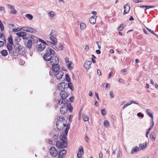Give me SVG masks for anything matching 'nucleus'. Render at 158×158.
Here are the masks:
<instances>
[{"label": "nucleus", "mask_w": 158, "mask_h": 158, "mask_svg": "<svg viewBox=\"0 0 158 158\" xmlns=\"http://www.w3.org/2000/svg\"><path fill=\"white\" fill-rule=\"evenodd\" d=\"M92 61L90 60H86L84 64V66L85 69L88 70L91 68Z\"/></svg>", "instance_id": "nucleus-11"}, {"label": "nucleus", "mask_w": 158, "mask_h": 158, "mask_svg": "<svg viewBox=\"0 0 158 158\" xmlns=\"http://www.w3.org/2000/svg\"><path fill=\"white\" fill-rule=\"evenodd\" d=\"M60 95L61 97V98L64 99H66L69 96V93L64 90L61 91Z\"/></svg>", "instance_id": "nucleus-14"}, {"label": "nucleus", "mask_w": 158, "mask_h": 158, "mask_svg": "<svg viewBox=\"0 0 158 158\" xmlns=\"http://www.w3.org/2000/svg\"><path fill=\"white\" fill-rule=\"evenodd\" d=\"M86 27V24L83 23L81 22L80 23V28L81 30H84Z\"/></svg>", "instance_id": "nucleus-25"}, {"label": "nucleus", "mask_w": 158, "mask_h": 158, "mask_svg": "<svg viewBox=\"0 0 158 158\" xmlns=\"http://www.w3.org/2000/svg\"><path fill=\"white\" fill-rule=\"evenodd\" d=\"M8 7L11 10L10 13L12 14L15 15L17 13V11L15 9V7L12 5H9Z\"/></svg>", "instance_id": "nucleus-19"}, {"label": "nucleus", "mask_w": 158, "mask_h": 158, "mask_svg": "<svg viewBox=\"0 0 158 158\" xmlns=\"http://www.w3.org/2000/svg\"><path fill=\"white\" fill-rule=\"evenodd\" d=\"M146 28L149 31L152 33L153 34L156 35L155 33H154V31L153 30L150 29L149 28L147 27H146Z\"/></svg>", "instance_id": "nucleus-52"}, {"label": "nucleus", "mask_w": 158, "mask_h": 158, "mask_svg": "<svg viewBox=\"0 0 158 158\" xmlns=\"http://www.w3.org/2000/svg\"><path fill=\"white\" fill-rule=\"evenodd\" d=\"M21 31V28L18 27H17L15 28H14V29H13L12 30L13 32H16L18 31Z\"/></svg>", "instance_id": "nucleus-41"}, {"label": "nucleus", "mask_w": 158, "mask_h": 158, "mask_svg": "<svg viewBox=\"0 0 158 158\" xmlns=\"http://www.w3.org/2000/svg\"><path fill=\"white\" fill-rule=\"evenodd\" d=\"M0 12L2 14H5L6 13L5 8L2 6H0Z\"/></svg>", "instance_id": "nucleus-36"}, {"label": "nucleus", "mask_w": 158, "mask_h": 158, "mask_svg": "<svg viewBox=\"0 0 158 158\" xmlns=\"http://www.w3.org/2000/svg\"><path fill=\"white\" fill-rule=\"evenodd\" d=\"M66 154V151L65 149H62L60 150L58 153L59 157V158H64V157L65 156Z\"/></svg>", "instance_id": "nucleus-15"}, {"label": "nucleus", "mask_w": 158, "mask_h": 158, "mask_svg": "<svg viewBox=\"0 0 158 158\" xmlns=\"http://www.w3.org/2000/svg\"><path fill=\"white\" fill-rule=\"evenodd\" d=\"M28 32L32 33H35L37 32V30L35 28L29 27Z\"/></svg>", "instance_id": "nucleus-28"}, {"label": "nucleus", "mask_w": 158, "mask_h": 158, "mask_svg": "<svg viewBox=\"0 0 158 158\" xmlns=\"http://www.w3.org/2000/svg\"><path fill=\"white\" fill-rule=\"evenodd\" d=\"M29 27L24 26L21 27V30L28 32Z\"/></svg>", "instance_id": "nucleus-38"}, {"label": "nucleus", "mask_w": 158, "mask_h": 158, "mask_svg": "<svg viewBox=\"0 0 158 158\" xmlns=\"http://www.w3.org/2000/svg\"><path fill=\"white\" fill-rule=\"evenodd\" d=\"M52 73L57 80L61 79L64 73L60 68V66L58 64L53 65L51 67Z\"/></svg>", "instance_id": "nucleus-1"}, {"label": "nucleus", "mask_w": 158, "mask_h": 158, "mask_svg": "<svg viewBox=\"0 0 158 158\" xmlns=\"http://www.w3.org/2000/svg\"><path fill=\"white\" fill-rule=\"evenodd\" d=\"M97 71V74L98 75H99V76H101L102 75V73L101 72L100 70L99 69H98Z\"/></svg>", "instance_id": "nucleus-59"}, {"label": "nucleus", "mask_w": 158, "mask_h": 158, "mask_svg": "<svg viewBox=\"0 0 158 158\" xmlns=\"http://www.w3.org/2000/svg\"><path fill=\"white\" fill-rule=\"evenodd\" d=\"M17 46V49L18 50L19 53L20 54H23L24 53V48L19 45H18Z\"/></svg>", "instance_id": "nucleus-21"}, {"label": "nucleus", "mask_w": 158, "mask_h": 158, "mask_svg": "<svg viewBox=\"0 0 158 158\" xmlns=\"http://www.w3.org/2000/svg\"><path fill=\"white\" fill-rule=\"evenodd\" d=\"M16 34L19 36H22L23 39H25L24 38V37H26V34L24 31H22L18 32L16 33Z\"/></svg>", "instance_id": "nucleus-23"}, {"label": "nucleus", "mask_w": 158, "mask_h": 158, "mask_svg": "<svg viewBox=\"0 0 158 158\" xmlns=\"http://www.w3.org/2000/svg\"><path fill=\"white\" fill-rule=\"evenodd\" d=\"M97 18V16H92L89 19V21L90 23L94 24L96 23V20Z\"/></svg>", "instance_id": "nucleus-20"}, {"label": "nucleus", "mask_w": 158, "mask_h": 158, "mask_svg": "<svg viewBox=\"0 0 158 158\" xmlns=\"http://www.w3.org/2000/svg\"><path fill=\"white\" fill-rule=\"evenodd\" d=\"M147 142H145L144 143L140 144L139 145V148L140 150H143L145 149L147 146Z\"/></svg>", "instance_id": "nucleus-22"}, {"label": "nucleus", "mask_w": 158, "mask_h": 158, "mask_svg": "<svg viewBox=\"0 0 158 158\" xmlns=\"http://www.w3.org/2000/svg\"><path fill=\"white\" fill-rule=\"evenodd\" d=\"M50 154L53 157H56L58 155V152L55 147L52 146L49 149Z\"/></svg>", "instance_id": "nucleus-8"}, {"label": "nucleus", "mask_w": 158, "mask_h": 158, "mask_svg": "<svg viewBox=\"0 0 158 158\" xmlns=\"http://www.w3.org/2000/svg\"><path fill=\"white\" fill-rule=\"evenodd\" d=\"M156 135L153 132H152L150 134V138L152 141H154L155 140Z\"/></svg>", "instance_id": "nucleus-33"}, {"label": "nucleus", "mask_w": 158, "mask_h": 158, "mask_svg": "<svg viewBox=\"0 0 158 158\" xmlns=\"http://www.w3.org/2000/svg\"><path fill=\"white\" fill-rule=\"evenodd\" d=\"M70 128V125L68 124L66 126V129L64 131V134L61 135L60 137L61 140L63 142L66 141L67 138L66 136L67 135L68 131Z\"/></svg>", "instance_id": "nucleus-5"}, {"label": "nucleus", "mask_w": 158, "mask_h": 158, "mask_svg": "<svg viewBox=\"0 0 158 158\" xmlns=\"http://www.w3.org/2000/svg\"><path fill=\"white\" fill-rule=\"evenodd\" d=\"M84 139L87 143H89V139L87 135H85L84 136Z\"/></svg>", "instance_id": "nucleus-46"}, {"label": "nucleus", "mask_w": 158, "mask_h": 158, "mask_svg": "<svg viewBox=\"0 0 158 158\" xmlns=\"http://www.w3.org/2000/svg\"><path fill=\"white\" fill-rule=\"evenodd\" d=\"M130 103H131V104H132V103H134L135 104L138 105V103L135 101H130Z\"/></svg>", "instance_id": "nucleus-60"}, {"label": "nucleus", "mask_w": 158, "mask_h": 158, "mask_svg": "<svg viewBox=\"0 0 158 158\" xmlns=\"http://www.w3.org/2000/svg\"><path fill=\"white\" fill-rule=\"evenodd\" d=\"M137 116L138 117H141L142 118H143L144 116V115L141 112H139L137 114Z\"/></svg>", "instance_id": "nucleus-47"}, {"label": "nucleus", "mask_w": 158, "mask_h": 158, "mask_svg": "<svg viewBox=\"0 0 158 158\" xmlns=\"http://www.w3.org/2000/svg\"><path fill=\"white\" fill-rule=\"evenodd\" d=\"M64 99H61L59 100L58 101V103L59 104L61 105L64 102Z\"/></svg>", "instance_id": "nucleus-55"}, {"label": "nucleus", "mask_w": 158, "mask_h": 158, "mask_svg": "<svg viewBox=\"0 0 158 158\" xmlns=\"http://www.w3.org/2000/svg\"><path fill=\"white\" fill-rule=\"evenodd\" d=\"M4 35L3 33H1V34L0 33V37L1 38H2V40H5V38L4 37Z\"/></svg>", "instance_id": "nucleus-58"}, {"label": "nucleus", "mask_w": 158, "mask_h": 158, "mask_svg": "<svg viewBox=\"0 0 158 158\" xmlns=\"http://www.w3.org/2000/svg\"><path fill=\"white\" fill-rule=\"evenodd\" d=\"M99 158H103V154L102 152H100L99 153Z\"/></svg>", "instance_id": "nucleus-62"}, {"label": "nucleus", "mask_w": 158, "mask_h": 158, "mask_svg": "<svg viewBox=\"0 0 158 158\" xmlns=\"http://www.w3.org/2000/svg\"><path fill=\"white\" fill-rule=\"evenodd\" d=\"M127 69H122L121 71V72L122 73H125V72H127Z\"/></svg>", "instance_id": "nucleus-63"}, {"label": "nucleus", "mask_w": 158, "mask_h": 158, "mask_svg": "<svg viewBox=\"0 0 158 158\" xmlns=\"http://www.w3.org/2000/svg\"><path fill=\"white\" fill-rule=\"evenodd\" d=\"M64 62L65 65L69 70H71L73 69L74 64L70 60L68 57H66L64 58Z\"/></svg>", "instance_id": "nucleus-4"}, {"label": "nucleus", "mask_w": 158, "mask_h": 158, "mask_svg": "<svg viewBox=\"0 0 158 158\" xmlns=\"http://www.w3.org/2000/svg\"><path fill=\"white\" fill-rule=\"evenodd\" d=\"M110 97L111 98H114V95L113 94V92L112 91H110Z\"/></svg>", "instance_id": "nucleus-50"}, {"label": "nucleus", "mask_w": 158, "mask_h": 158, "mask_svg": "<svg viewBox=\"0 0 158 158\" xmlns=\"http://www.w3.org/2000/svg\"><path fill=\"white\" fill-rule=\"evenodd\" d=\"M68 106L63 105L61 107L60 111L62 114H66L68 111Z\"/></svg>", "instance_id": "nucleus-12"}, {"label": "nucleus", "mask_w": 158, "mask_h": 158, "mask_svg": "<svg viewBox=\"0 0 158 158\" xmlns=\"http://www.w3.org/2000/svg\"><path fill=\"white\" fill-rule=\"evenodd\" d=\"M48 49L51 54L53 55L55 54V51L52 49Z\"/></svg>", "instance_id": "nucleus-51"}, {"label": "nucleus", "mask_w": 158, "mask_h": 158, "mask_svg": "<svg viewBox=\"0 0 158 158\" xmlns=\"http://www.w3.org/2000/svg\"><path fill=\"white\" fill-rule=\"evenodd\" d=\"M59 48L61 50H62L64 47L62 44H60L59 46Z\"/></svg>", "instance_id": "nucleus-64"}, {"label": "nucleus", "mask_w": 158, "mask_h": 158, "mask_svg": "<svg viewBox=\"0 0 158 158\" xmlns=\"http://www.w3.org/2000/svg\"><path fill=\"white\" fill-rule=\"evenodd\" d=\"M102 114L103 115H105L106 113V111L105 109H103L101 111Z\"/></svg>", "instance_id": "nucleus-48"}, {"label": "nucleus", "mask_w": 158, "mask_h": 158, "mask_svg": "<svg viewBox=\"0 0 158 158\" xmlns=\"http://www.w3.org/2000/svg\"><path fill=\"white\" fill-rule=\"evenodd\" d=\"M47 44L46 43H41L38 45V49L40 51H43Z\"/></svg>", "instance_id": "nucleus-16"}, {"label": "nucleus", "mask_w": 158, "mask_h": 158, "mask_svg": "<svg viewBox=\"0 0 158 158\" xmlns=\"http://www.w3.org/2000/svg\"><path fill=\"white\" fill-rule=\"evenodd\" d=\"M65 78L66 80V81L68 82H69L71 81V80L69 75L68 74H66L65 75Z\"/></svg>", "instance_id": "nucleus-37"}, {"label": "nucleus", "mask_w": 158, "mask_h": 158, "mask_svg": "<svg viewBox=\"0 0 158 158\" xmlns=\"http://www.w3.org/2000/svg\"><path fill=\"white\" fill-rule=\"evenodd\" d=\"M140 8H146V9H149V8H154L155 7L154 6H146V5H143L141 6H139Z\"/></svg>", "instance_id": "nucleus-31"}, {"label": "nucleus", "mask_w": 158, "mask_h": 158, "mask_svg": "<svg viewBox=\"0 0 158 158\" xmlns=\"http://www.w3.org/2000/svg\"><path fill=\"white\" fill-rule=\"evenodd\" d=\"M132 1L135 3L141 2L142 0H132Z\"/></svg>", "instance_id": "nucleus-56"}, {"label": "nucleus", "mask_w": 158, "mask_h": 158, "mask_svg": "<svg viewBox=\"0 0 158 158\" xmlns=\"http://www.w3.org/2000/svg\"><path fill=\"white\" fill-rule=\"evenodd\" d=\"M67 84L65 82H62L59 83L58 85V89L61 91H63L65 89Z\"/></svg>", "instance_id": "nucleus-10"}, {"label": "nucleus", "mask_w": 158, "mask_h": 158, "mask_svg": "<svg viewBox=\"0 0 158 158\" xmlns=\"http://www.w3.org/2000/svg\"><path fill=\"white\" fill-rule=\"evenodd\" d=\"M68 87L71 90H73L74 89V88L73 85L72 84L71 82H69L68 83Z\"/></svg>", "instance_id": "nucleus-39"}, {"label": "nucleus", "mask_w": 158, "mask_h": 158, "mask_svg": "<svg viewBox=\"0 0 158 158\" xmlns=\"http://www.w3.org/2000/svg\"><path fill=\"white\" fill-rule=\"evenodd\" d=\"M1 53L3 56H6L8 55L7 51L5 50H3L1 52Z\"/></svg>", "instance_id": "nucleus-34"}, {"label": "nucleus", "mask_w": 158, "mask_h": 158, "mask_svg": "<svg viewBox=\"0 0 158 158\" xmlns=\"http://www.w3.org/2000/svg\"><path fill=\"white\" fill-rule=\"evenodd\" d=\"M82 118L84 122H88L89 121V117L88 116L85 114H83Z\"/></svg>", "instance_id": "nucleus-32"}, {"label": "nucleus", "mask_w": 158, "mask_h": 158, "mask_svg": "<svg viewBox=\"0 0 158 158\" xmlns=\"http://www.w3.org/2000/svg\"><path fill=\"white\" fill-rule=\"evenodd\" d=\"M74 97H71L69 98V101L70 102H73L74 101Z\"/></svg>", "instance_id": "nucleus-61"}, {"label": "nucleus", "mask_w": 158, "mask_h": 158, "mask_svg": "<svg viewBox=\"0 0 158 158\" xmlns=\"http://www.w3.org/2000/svg\"><path fill=\"white\" fill-rule=\"evenodd\" d=\"M146 112L147 114L152 118H153V114L152 113L151 110L150 109H147L146 110Z\"/></svg>", "instance_id": "nucleus-29"}, {"label": "nucleus", "mask_w": 158, "mask_h": 158, "mask_svg": "<svg viewBox=\"0 0 158 158\" xmlns=\"http://www.w3.org/2000/svg\"><path fill=\"white\" fill-rule=\"evenodd\" d=\"M67 106H68V107L69 111L70 112H72L73 109V107L72 106L70 105V104H67Z\"/></svg>", "instance_id": "nucleus-45"}, {"label": "nucleus", "mask_w": 158, "mask_h": 158, "mask_svg": "<svg viewBox=\"0 0 158 158\" xmlns=\"http://www.w3.org/2000/svg\"><path fill=\"white\" fill-rule=\"evenodd\" d=\"M92 56L94 57V58H92L91 60H92V61L93 63H96V60H95V58H96V57L95 56H94V55H92Z\"/></svg>", "instance_id": "nucleus-57"}, {"label": "nucleus", "mask_w": 158, "mask_h": 158, "mask_svg": "<svg viewBox=\"0 0 158 158\" xmlns=\"http://www.w3.org/2000/svg\"><path fill=\"white\" fill-rule=\"evenodd\" d=\"M57 121L56 123V126L57 128L60 130H62L66 127L67 121L64 119V117L60 116L57 117Z\"/></svg>", "instance_id": "nucleus-3"}, {"label": "nucleus", "mask_w": 158, "mask_h": 158, "mask_svg": "<svg viewBox=\"0 0 158 158\" xmlns=\"http://www.w3.org/2000/svg\"><path fill=\"white\" fill-rule=\"evenodd\" d=\"M139 150V148L137 146H135L133 148L131 151V153L133 154L137 152Z\"/></svg>", "instance_id": "nucleus-27"}, {"label": "nucleus", "mask_w": 158, "mask_h": 158, "mask_svg": "<svg viewBox=\"0 0 158 158\" xmlns=\"http://www.w3.org/2000/svg\"><path fill=\"white\" fill-rule=\"evenodd\" d=\"M67 143L66 141L60 142L57 141L56 142V146L58 149L64 148L67 147Z\"/></svg>", "instance_id": "nucleus-6"}, {"label": "nucleus", "mask_w": 158, "mask_h": 158, "mask_svg": "<svg viewBox=\"0 0 158 158\" xmlns=\"http://www.w3.org/2000/svg\"><path fill=\"white\" fill-rule=\"evenodd\" d=\"M50 64L52 66L58 64L59 62L58 57L57 56H52L49 61Z\"/></svg>", "instance_id": "nucleus-7"}, {"label": "nucleus", "mask_w": 158, "mask_h": 158, "mask_svg": "<svg viewBox=\"0 0 158 158\" xmlns=\"http://www.w3.org/2000/svg\"><path fill=\"white\" fill-rule=\"evenodd\" d=\"M104 126L106 127H110V125L108 122L107 120H105L104 122Z\"/></svg>", "instance_id": "nucleus-42"}, {"label": "nucleus", "mask_w": 158, "mask_h": 158, "mask_svg": "<svg viewBox=\"0 0 158 158\" xmlns=\"http://www.w3.org/2000/svg\"><path fill=\"white\" fill-rule=\"evenodd\" d=\"M131 105V103H130V102L129 103H127L125 104L123 106V109H124V108H125L126 107H127V106H129V105Z\"/></svg>", "instance_id": "nucleus-54"}, {"label": "nucleus", "mask_w": 158, "mask_h": 158, "mask_svg": "<svg viewBox=\"0 0 158 158\" xmlns=\"http://www.w3.org/2000/svg\"><path fill=\"white\" fill-rule=\"evenodd\" d=\"M59 3L60 5H62L64 3V0H59Z\"/></svg>", "instance_id": "nucleus-53"}, {"label": "nucleus", "mask_w": 158, "mask_h": 158, "mask_svg": "<svg viewBox=\"0 0 158 158\" xmlns=\"http://www.w3.org/2000/svg\"><path fill=\"white\" fill-rule=\"evenodd\" d=\"M105 87L107 89H110V84L108 83H106L105 84Z\"/></svg>", "instance_id": "nucleus-49"}, {"label": "nucleus", "mask_w": 158, "mask_h": 158, "mask_svg": "<svg viewBox=\"0 0 158 158\" xmlns=\"http://www.w3.org/2000/svg\"><path fill=\"white\" fill-rule=\"evenodd\" d=\"M25 17L28 19L30 20H31L33 19V16L30 14H26L25 15Z\"/></svg>", "instance_id": "nucleus-35"}, {"label": "nucleus", "mask_w": 158, "mask_h": 158, "mask_svg": "<svg viewBox=\"0 0 158 158\" xmlns=\"http://www.w3.org/2000/svg\"><path fill=\"white\" fill-rule=\"evenodd\" d=\"M123 8V14L125 15L126 14L128 13L130 9V7L129 5L127 4L124 6Z\"/></svg>", "instance_id": "nucleus-18"}, {"label": "nucleus", "mask_w": 158, "mask_h": 158, "mask_svg": "<svg viewBox=\"0 0 158 158\" xmlns=\"http://www.w3.org/2000/svg\"><path fill=\"white\" fill-rule=\"evenodd\" d=\"M84 153L83 148L81 146H80L77 152V158H82V155Z\"/></svg>", "instance_id": "nucleus-9"}, {"label": "nucleus", "mask_w": 158, "mask_h": 158, "mask_svg": "<svg viewBox=\"0 0 158 158\" xmlns=\"http://www.w3.org/2000/svg\"><path fill=\"white\" fill-rule=\"evenodd\" d=\"M0 28L1 29V30L2 31H3L4 30V25L2 23V22L0 20Z\"/></svg>", "instance_id": "nucleus-44"}, {"label": "nucleus", "mask_w": 158, "mask_h": 158, "mask_svg": "<svg viewBox=\"0 0 158 158\" xmlns=\"http://www.w3.org/2000/svg\"><path fill=\"white\" fill-rule=\"evenodd\" d=\"M32 42L31 40H28L27 44V47L29 49L31 48L32 46Z\"/></svg>", "instance_id": "nucleus-26"}, {"label": "nucleus", "mask_w": 158, "mask_h": 158, "mask_svg": "<svg viewBox=\"0 0 158 158\" xmlns=\"http://www.w3.org/2000/svg\"><path fill=\"white\" fill-rule=\"evenodd\" d=\"M13 44L7 43V48L9 51L12 50L13 49Z\"/></svg>", "instance_id": "nucleus-30"}, {"label": "nucleus", "mask_w": 158, "mask_h": 158, "mask_svg": "<svg viewBox=\"0 0 158 158\" xmlns=\"http://www.w3.org/2000/svg\"><path fill=\"white\" fill-rule=\"evenodd\" d=\"M124 28V25L123 24H122L119 27H118L117 29L118 30L122 31L123 29Z\"/></svg>", "instance_id": "nucleus-43"}, {"label": "nucleus", "mask_w": 158, "mask_h": 158, "mask_svg": "<svg viewBox=\"0 0 158 158\" xmlns=\"http://www.w3.org/2000/svg\"><path fill=\"white\" fill-rule=\"evenodd\" d=\"M8 43L13 44V38L12 35H10L8 38Z\"/></svg>", "instance_id": "nucleus-40"}, {"label": "nucleus", "mask_w": 158, "mask_h": 158, "mask_svg": "<svg viewBox=\"0 0 158 158\" xmlns=\"http://www.w3.org/2000/svg\"><path fill=\"white\" fill-rule=\"evenodd\" d=\"M57 35V31L54 30H52L49 35V37L50 41H47L48 44L50 45L55 50L56 49V48L55 47H53V46H55L57 43V40L56 37Z\"/></svg>", "instance_id": "nucleus-2"}, {"label": "nucleus", "mask_w": 158, "mask_h": 158, "mask_svg": "<svg viewBox=\"0 0 158 158\" xmlns=\"http://www.w3.org/2000/svg\"><path fill=\"white\" fill-rule=\"evenodd\" d=\"M30 39L29 40H31V41L33 42H36L37 41V38L35 36L31 35L29 37Z\"/></svg>", "instance_id": "nucleus-24"}, {"label": "nucleus", "mask_w": 158, "mask_h": 158, "mask_svg": "<svg viewBox=\"0 0 158 158\" xmlns=\"http://www.w3.org/2000/svg\"><path fill=\"white\" fill-rule=\"evenodd\" d=\"M56 15L55 12L53 11H50L48 13V18L50 19H53Z\"/></svg>", "instance_id": "nucleus-17"}, {"label": "nucleus", "mask_w": 158, "mask_h": 158, "mask_svg": "<svg viewBox=\"0 0 158 158\" xmlns=\"http://www.w3.org/2000/svg\"><path fill=\"white\" fill-rule=\"evenodd\" d=\"M52 57L51 54L49 53H47L44 54L43 56L44 59L46 61H49Z\"/></svg>", "instance_id": "nucleus-13"}]
</instances>
